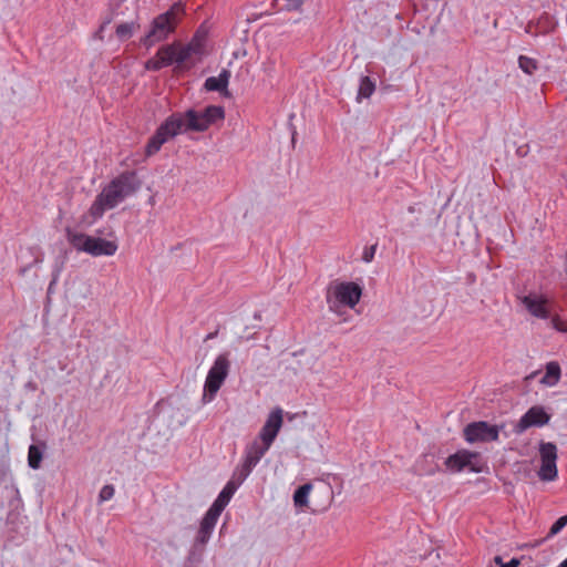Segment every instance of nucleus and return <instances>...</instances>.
I'll use <instances>...</instances> for the list:
<instances>
[{
    "label": "nucleus",
    "mask_w": 567,
    "mask_h": 567,
    "mask_svg": "<svg viewBox=\"0 0 567 567\" xmlns=\"http://www.w3.org/2000/svg\"><path fill=\"white\" fill-rule=\"evenodd\" d=\"M375 90V83L370 79V76H362L360 79L359 90L357 100L369 99Z\"/></svg>",
    "instance_id": "21"
},
{
    "label": "nucleus",
    "mask_w": 567,
    "mask_h": 567,
    "mask_svg": "<svg viewBox=\"0 0 567 567\" xmlns=\"http://www.w3.org/2000/svg\"><path fill=\"white\" fill-rule=\"evenodd\" d=\"M47 450V443L40 441L37 444H31L28 450V465L32 470H39L41 467L43 453Z\"/></svg>",
    "instance_id": "16"
},
{
    "label": "nucleus",
    "mask_w": 567,
    "mask_h": 567,
    "mask_svg": "<svg viewBox=\"0 0 567 567\" xmlns=\"http://www.w3.org/2000/svg\"><path fill=\"white\" fill-rule=\"evenodd\" d=\"M540 462H556L557 446L551 442H542L539 444Z\"/></svg>",
    "instance_id": "19"
},
{
    "label": "nucleus",
    "mask_w": 567,
    "mask_h": 567,
    "mask_svg": "<svg viewBox=\"0 0 567 567\" xmlns=\"http://www.w3.org/2000/svg\"><path fill=\"white\" fill-rule=\"evenodd\" d=\"M560 375L561 370L559 363L556 361H550L546 364V372L542 378L540 383L547 386H554L559 382Z\"/></svg>",
    "instance_id": "17"
},
{
    "label": "nucleus",
    "mask_w": 567,
    "mask_h": 567,
    "mask_svg": "<svg viewBox=\"0 0 567 567\" xmlns=\"http://www.w3.org/2000/svg\"><path fill=\"white\" fill-rule=\"evenodd\" d=\"M64 258H59L55 260V264H54V267H53V271H52V280L49 285V290L52 288L53 285L56 284V281L59 280V277L63 270V267H64Z\"/></svg>",
    "instance_id": "29"
},
{
    "label": "nucleus",
    "mask_w": 567,
    "mask_h": 567,
    "mask_svg": "<svg viewBox=\"0 0 567 567\" xmlns=\"http://www.w3.org/2000/svg\"><path fill=\"white\" fill-rule=\"evenodd\" d=\"M408 212H409V213H411V214H413V213H415V212H416V209H415V207H414V206H409V207H408Z\"/></svg>",
    "instance_id": "39"
},
{
    "label": "nucleus",
    "mask_w": 567,
    "mask_h": 567,
    "mask_svg": "<svg viewBox=\"0 0 567 567\" xmlns=\"http://www.w3.org/2000/svg\"><path fill=\"white\" fill-rule=\"evenodd\" d=\"M502 427L486 421H477L467 424L463 430V435L468 443L494 442L498 440Z\"/></svg>",
    "instance_id": "8"
},
{
    "label": "nucleus",
    "mask_w": 567,
    "mask_h": 567,
    "mask_svg": "<svg viewBox=\"0 0 567 567\" xmlns=\"http://www.w3.org/2000/svg\"><path fill=\"white\" fill-rule=\"evenodd\" d=\"M282 426V410L280 408L274 409L265 424L262 425L258 439L260 442L265 443L268 446H271L272 442L277 437L280 429Z\"/></svg>",
    "instance_id": "11"
},
{
    "label": "nucleus",
    "mask_w": 567,
    "mask_h": 567,
    "mask_svg": "<svg viewBox=\"0 0 567 567\" xmlns=\"http://www.w3.org/2000/svg\"><path fill=\"white\" fill-rule=\"evenodd\" d=\"M566 274H567V252H566Z\"/></svg>",
    "instance_id": "44"
},
{
    "label": "nucleus",
    "mask_w": 567,
    "mask_h": 567,
    "mask_svg": "<svg viewBox=\"0 0 567 567\" xmlns=\"http://www.w3.org/2000/svg\"><path fill=\"white\" fill-rule=\"evenodd\" d=\"M224 118L225 110L219 105H208L202 112L190 109L185 113H173L157 127L148 140L145 154L146 156L156 154L163 144L182 132H204L210 125Z\"/></svg>",
    "instance_id": "1"
},
{
    "label": "nucleus",
    "mask_w": 567,
    "mask_h": 567,
    "mask_svg": "<svg viewBox=\"0 0 567 567\" xmlns=\"http://www.w3.org/2000/svg\"><path fill=\"white\" fill-rule=\"evenodd\" d=\"M185 13V6L178 1L164 13L155 17L151 23L148 32L141 38L140 43L146 49L152 48L158 42L165 41L169 34L174 33L179 18Z\"/></svg>",
    "instance_id": "3"
},
{
    "label": "nucleus",
    "mask_w": 567,
    "mask_h": 567,
    "mask_svg": "<svg viewBox=\"0 0 567 567\" xmlns=\"http://www.w3.org/2000/svg\"><path fill=\"white\" fill-rule=\"evenodd\" d=\"M254 317H255V319H260L261 316L259 312H256Z\"/></svg>",
    "instance_id": "42"
},
{
    "label": "nucleus",
    "mask_w": 567,
    "mask_h": 567,
    "mask_svg": "<svg viewBox=\"0 0 567 567\" xmlns=\"http://www.w3.org/2000/svg\"><path fill=\"white\" fill-rule=\"evenodd\" d=\"M237 488L238 484H236L234 481H229L217 497L225 501L226 503H229Z\"/></svg>",
    "instance_id": "27"
},
{
    "label": "nucleus",
    "mask_w": 567,
    "mask_h": 567,
    "mask_svg": "<svg viewBox=\"0 0 567 567\" xmlns=\"http://www.w3.org/2000/svg\"><path fill=\"white\" fill-rule=\"evenodd\" d=\"M377 250V244L370 247H367L362 254V260L365 262H371L374 258V254Z\"/></svg>",
    "instance_id": "33"
},
{
    "label": "nucleus",
    "mask_w": 567,
    "mask_h": 567,
    "mask_svg": "<svg viewBox=\"0 0 567 567\" xmlns=\"http://www.w3.org/2000/svg\"><path fill=\"white\" fill-rule=\"evenodd\" d=\"M218 332H219V329H216L214 332H209V333L205 337L204 341H208V340H213V339H215V338L218 336Z\"/></svg>",
    "instance_id": "35"
},
{
    "label": "nucleus",
    "mask_w": 567,
    "mask_h": 567,
    "mask_svg": "<svg viewBox=\"0 0 567 567\" xmlns=\"http://www.w3.org/2000/svg\"><path fill=\"white\" fill-rule=\"evenodd\" d=\"M179 50H187L188 60L193 54H200L203 52V44L199 42L192 41L186 45L179 44Z\"/></svg>",
    "instance_id": "28"
},
{
    "label": "nucleus",
    "mask_w": 567,
    "mask_h": 567,
    "mask_svg": "<svg viewBox=\"0 0 567 567\" xmlns=\"http://www.w3.org/2000/svg\"><path fill=\"white\" fill-rule=\"evenodd\" d=\"M518 66L524 73L533 75L539 69V63L536 59L527 55H519Z\"/></svg>",
    "instance_id": "23"
},
{
    "label": "nucleus",
    "mask_w": 567,
    "mask_h": 567,
    "mask_svg": "<svg viewBox=\"0 0 567 567\" xmlns=\"http://www.w3.org/2000/svg\"><path fill=\"white\" fill-rule=\"evenodd\" d=\"M522 302L532 316L540 319L550 317L547 308L548 300L545 297L529 293L522 299Z\"/></svg>",
    "instance_id": "12"
},
{
    "label": "nucleus",
    "mask_w": 567,
    "mask_h": 567,
    "mask_svg": "<svg viewBox=\"0 0 567 567\" xmlns=\"http://www.w3.org/2000/svg\"><path fill=\"white\" fill-rule=\"evenodd\" d=\"M305 0H272V7L278 11H298Z\"/></svg>",
    "instance_id": "22"
},
{
    "label": "nucleus",
    "mask_w": 567,
    "mask_h": 567,
    "mask_svg": "<svg viewBox=\"0 0 567 567\" xmlns=\"http://www.w3.org/2000/svg\"><path fill=\"white\" fill-rule=\"evenodd\" d=\"M40 262H42V258H35L34 259V264H40Z\"/></svg>",
    "instance_id": "41"
},
{
    "label": "nucleus",
    "mask_w": 567,
    "mask_h": 567,
    "mask_svg": "<svg viewBox=\"0 0 567 567\" xmlns=\"http://www.w3.org/2000/svg\"><path fill=\"white\" fill-rule=\"evenodd\" d=\"M326 493H327V495H328L329 501H328V504H327L326 506H323V509H324V508H327V507L329 506L330 501L332 499V491H331V488H330V487H326Z\"/></svg>",
    "instance_id": "36"
},
{
    "label": "nucleus",
    "mask_w": 567,
    "mask_h": 567,
    "mask_svg": "<svg viewBox=\"0 0 567 567\" xmlns=\"http://www.w3.org/2000/svg\"><path fill=\"white\" fill-rule=\"evenodd\" d=\"M494 561H495V564H496V565H498L499 567H501V565H502V564H504V563H503V560H502V557H501V556H495Z\"/></svg>",
    "instance_id": "37"
},
{
    "label": "nucleus",
    "mask_w": 567,
    "mask_h": 567,
    "mask_svg": "<svg viewBox=\"0 0 567 567\" xmlns=\"http://www.w3.org/2000/svg\"><path fill=\"white\" fill-rule=\"evenodd\" d=\"M312 489L311 483L299 486L293 493V504L297 508L308 507L309 493Z\"/></svg>",
    "instance_id": "18"
},
{
    "label": "nucleus",
    "mask_w": 567,
    "mask_h": 567,
    "mask_svg": "<svg viewBox=\"0 0 567 567\" xmlns=\"http://www.w3.org/2000/svg\"><path fill=\"white\" fill-rule=\"evenodd\" d=\"M269 449L270 446L256 439L246 446L244 462L255 467Z\"/></svg>",
    "instance_id": "14"
},
{
    "label": "nucleus",
    "mask_w": 567,
    "mask_h": 567,
    "mask_svg": "<svg viewBox=\"0 0 567 567\" xmlns=\"http://www.w3.org/2000/svg\"><path fill=\"white\" fill-rule=\"evenodd\" d=\"M31 265H28L25 267H23L21 270H20V274L23 276L29 269H30Z\"/></svg>",
    "instance_id": "38"
},
{
    "label": "nucleus",
    "mask_w": 567,
    "mask_h": 567,
    "mask_svg": "<svg viewBox=\"0 0 567 567\" xmlns=\"http://www.w3.org/2000/svg\"><path fill=\"white\" fill-rule=\"evenodd\" d=\"M230 79V72L226 69L221 70L218 76H209L205 80L204 87L209 92H225L227 95V86Z\"/></svg>",
    "instance_id": "15"
},
{
    "label": "nucleus",
    "mask_w": 567,
    "mask_h": 567,
    "mask_svg": "<svg viewBox=\"0 0 567 567\" xmlns=\"http://www.w3.org/2000/svg\"><path fill=\"white\" fill-rule=\"evenodd\" d=\"M230 369V360H229V352H223L218 354L210 367L205 384H204V394H203V401L210 402L221 388L224 381L228 377Z\"/></svg>",
    "instance_id": "5"
},
{
    "label": "nucleus",
    "mask_w": 567,
    "mask_h": 567,
    "mask_svg": "<svg viewBox=\"0 0 567 567\" xmlns=\"http://www.w3.org/2000/svg\"><path fill=\"white\" fill-rule=\"evenodd\" d=\"M558 567H567V558L564 559L559 565Z\"/></svg>",
    "instance_id": "40"
},
{
    "label": "nucleus",
    "mask_w": 567,
    "mask_h": 567,
    "mask_svg": "<svg viewBox=\"0 0 567 567\" xmlns=\"http://www.w3.org/2000/svg\"><path fill=\"white\" fill-rule=\"evenodd\" d=\"M70 244L78 250L91 256H113L117 250V244L100 237L89 236L83 233L69 234Z\"/></svg>",
    "instance_id": "6"
},
{
    "label": "nucleus",
    "mask_w": 567,
    "mask_h": 567,
    "mask_svg": "<svg viewBox=\"0 0 567 567\" xmlns=\"http://www.w3.org/2000/svg\"><path fill=\"white\" fill-rule=\"evenodd\" d=\"M142 182L135 171H125L114 177L95 197L89 213L94 220L101 218L106 209L116 207L128 196L136 193Z\"/></svg>",
    "instance_id": "2"
},
{
    "label": "nucleus",
    "mask_w": 567,
    "mask_h": 567,
    "mask_svg": "<svg viewBox=\"0 0 567 567\" xmlns=\"http://www.w3.org/2000/svg\"><path fill=\"white\" fill-rule=\"evenodd\" d=\"M550 420V415L540 405H534L519 419L514 426L515 434H522L532 426H544Z\"/></svg>",
    "instance_id": "10"
},
{
    "label": "nucleus",
    "mask_w": 567,
    "mask_h": 567,
    "mask_svg": "<svg viewBox=\"0 0 567 567\" xmlns=\"http://www.w3.org/2000/svg\"><path fill=\"white\" fill-rule=\"evenodd\" d=\"M254 466L249 465L246 462H243V464L239 467H237V470L234 473V482L239 486L249 476Z\"/></svg>",
    "instance_id": "25"
},
{
    "label": "nucleus",
    "mask_w": 567,
    "mask_h": 567,
    "mask_svg": "<svg viewBox=\"0 0 567 567\" xmlns=\"http://www.w3.org/2000/svg\"><path fill=\"white\" fill-rule=\"evenodd\" d=\"M519 560L517 558H512L508 563H504L501 567H518Z\"/></svg>",
    "instance_id": "34"
},
{
    "label": "nucleus",
    "mask_w": 567,
    "mask_h": 567,
    "mask_svg": "<svg viewBox=\"0 0 567 567\" xmlns=\"http://www.w3.org/2000/svg\"><path fill=\"white\" fill-rule=\"evenodd\" d=\"M135 25L136 24L134 22L120 23L115 30L117 38L121 40L131 38L134 32Z\"/></svg>",
    "instance_id": "26"
},
{
    "label": "nucleus",
    "mask_w": 567,
    "mask_h": 567,
    "mask_svg": "<svg viewBox=\"0 0 567 567\" xmlns=\"http://www.w3.org/2000/svg\"><path fill=\"white\" fill-rule=\"evenodd\" d=\"M478 461V453L468 450H460L445 460V466L452 472H461L468 468L471 472L480 473L482 465Z\"/></svg>",
    "instance_id": "9"
},
{
    "label": "nucleus",
    "mask_w": 567,
    "mask_h": 567,
    "mask_svg": "<svg viewBox=\"0 0 567 567\" xmlns=\"http://www.w3.org/2000/svg\"><path fill=\"white\" fill-rule=\"evenodd\" d=\"M114 493H115V488L112 484L104 485L100 491L99 502L103 503V502L110 501L114 496Z\"/></svg>",
    "instance_id": "31"
},
{
    "label": "nucleus",
    "mask_w": 567,
    "mask_h": 567,
    "mask_svg": "<svg viewBox=\"0 0 567 567\" xmlns=\"http://www.w3.org/2000/svg\"><path fill=\"white\" fill-rule=\"evenodd\" d=\"M362 288L353 281H332L327 287L326 301L331 312L342 313L343 308L353 309L360 301Z\"/></svg>",
    "instance_id": "4"
},
{
    "label": "nucleus",
    "mask_w": 567,
    "mask_h": 567,
    "mask_svg": "<svg viewBox=\"0 0 567 567\" xmlns=\"http://www.w3.org/2000/svg\"><path fill=\"white\" fill-rule=\"evenodd\" d=\"M216 523V520L204 515L193 544V548L195 551H203L212 536Z\"/></svg>",
    "instance_id": "13"
},
{
    "label": "nucleus",
    "mask_w": 567,
    "mask_h": 567,
    "mask_svg": "<svg viewBox=\"0 0 567 567\" xmlns=\"http://www.w3.org/2000/svg\"><path fill=\"white\" fill-rule=\"evenodd\" d=\"M540 468L538 476L544 482H551L557 477V465L556 462H540Z\"/></svg>",
    "instance_id": "20"
},
{
    "label": "nucleus",
    "mask_w": 567,
    "mask_h": 567,
    "mask_svg": "<svg viewBox=\"0 0 567 567\" xmlns=\"http://www.w3.org/2000/svg\"><path fill=\"white\" fill-rule=\"evenodd\" d=\"M567 525V515L559 517L549 528L547 538L553 537L561 532V529Z\"/></svg>",
    "instance_id": "30"
},
{
    "label": "nucleus",
    "mask_w": 567,
    "mask_h": 567,
    "mask_svg": "<svg viewBox=\"0 0 567 567\" xmlns=\"http://www.w3.org/2000/svg\"><path fill=\"white\" fill-rule=\"evenodd\" d=\"M227 505H228V503H226L225 501L217 497L214 501V503L212 504V506L208 508V511L206 512L205 516L217 522L221 512L225 509V507Z\"/></svg>",
    "instance_id": "24"
},
{
    "label": "nucleus",
    "mask_w": 567,
    "mask_h": 567,
    "mask_svg": "<svg viewBox=\"0 0 567 567\" xmlns=\"http://www.w3.org/2000/svg\"><path fill=\"white\" fill-rule=\"evenodd\" d=\"M526 32L527 33H530V25L528 24L527 28H526Z\"/></svg>",
    "instance_id": "43"
},
{
    "label": "nucleus",
    "mask_w": 567,
    "mask_h": 567,
    "mask_svg": "<svg viewBox=\"0 0 567 567\" xmlns=\"http://www.w3.org/2000/svg\"><path fill=\"white\" fill-rule=\"evenodd\" d=\"M187 61V50H179V43H171L158 49L156 55L145 62L148 71H159L174 63L177 65Z\"/></svg>",
    "instance_id": "7"
},
{
    "label": "nucleus",
    "mask_w": 567,
    "mask_h": 567,
    "mask_svg": "<svg viewBox=\"0 0 567 567\" xmlns=\"http://www.w3.org/2000/svg\"><path fill=\"white\" fill-rule=\"evenodd\" d=\"M550 326L559 332H567V322L561 320L559 316L551 317Z\"/></svg>",
    "instance_id": "32"
}]
</instances>
